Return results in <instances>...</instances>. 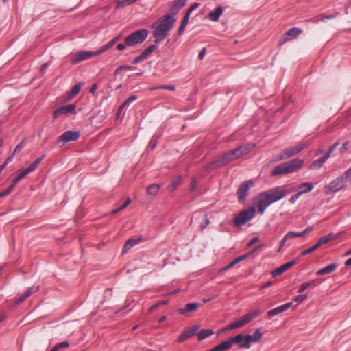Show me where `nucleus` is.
I'll return each mask as SVG.
<instances>
[{
	"mask_svg": "<svg viewBox=\"0 0 351 351\" xmlns=\"http://www.w3.org/2000/svg\"><path fill=\"white\" fill-rule=\"evenodd\" d=\"M173 26L174 24L169 22L167 17H160L154 21L151 25V27L154 29L152 35L154 38V43L159 44L164 40Z\"/></svg>",
	"mask_w": 351,
	"mask_h": 351,
	"instance_id": "nucleus-1",
	"label": "nucleus"
},
{
	"mask_svg": "<svg viewBox=\"0 0 351 351\" xmlns=\"http://www.w3.org/2000/svg\"><path fill=\"white\" fill-rule=\"evenodd\" d=\"M304 163L301 159L295 158L289 162L281 163L276 166L271 175L272 176H278L283 174L291 173L300 169Z\"/></svg>",
	"mask_w": 351,
	"mask_h": 351,
	"instance_id": "nucleus-2",
	"label": "nucleus"
},
{
	"mask_svg": "<svg viewBox=\"0 0 351 351\" xmlns=\"http://www.w3.org/2000/svg\"><path fill=\"white\" fill-rule=\"evenodd\" d=\"M256 214V209L254 206L248 207L240 212L234 219V226L240 227L253 219Z\"/></svg>",
	"mask_w": 351,
	"mask_h": 351,
	"instance_id": "nucleus-3",
	"label": "nucleus"
},
{
	"mask_svg": "<svg viewBox=\"0 0 351 351\" xmlns=\"http://www.w3.org/2000/svg\"><path fill=\"white\" fill-rule=\"evenodd\" d=\"M148 34V30L145 29L136 30L125 37V43L128 47L141 44L146 40Z\"/></svg>",
	"mask_w": 351,
	"mask_h": 351,
	"instance_id": "nucleus-4",
	"label": "nucleus"
},
{
	"mask_svg": "<svg viewBox=\"0 0 351 351\" xmlns=\"http://www.w3.org/2000/svg\"><path fill=\"white\" fill-rule=\"evenodd\" d=\"M234 156L232 155L231 151L223 153L218 158L213 160L210 163L206 165V168L208 170H213L215 169L223 167L229 164L230 162L235 160Z\"/></svg>",
	"mask_w": 351,
	"mask_h": 351,
	"instance_id": "nucleus-5",
	"label": "nucleus"
},
{
	"mask_svg": "<svg viewBox=\"0 0 351 351\" xmlns=\"http://www.w3.org/2000/svg\"><path fill=\"white\" fill-rule=\"evenodd\" d=\"M234 156L232 155L231 151L223 153L218 158L213 160L210 163L206 165V168L208 170H213L215 169L223 167L229 164L230 162L235 160Z\"/></svg>",
	"mask_w": 351,
	"mask_h": 351,
	"instance_id": "nucleus-6",
	"label": "nucleus"
},
{
	"mask_svg": "<svg viewBox=\"0 0 351 351\" xmlns=\"http://www.w3.org/2000/svg\"><path fill=\"white\" fill-rule=\"evenodd\" d=\"M234 156L232 155L231 151L223 153L218 158L213 160L210 163L206 165V168L208 170H213L215 169L223 167L229 164L230 162L235 160Z\"/></svg>",
	"mask_w": 351,
	"mask_h": 351,
	"instance_id": "nucleus-7",
	"label": "nucleus"
},
{
	"mask_svg": "<svg viewBox=\"0 0 351 351\" xmlns=\"http://www.w3.org/2000/svg\"><path fill=\"white\" fill-rule=\"evenodd\" d=\"M264 192L267 196L271 204L280 200L287 195L283 186H277Z\"/></svg>",
	"mask_w": 351,
	"mask_h": 351,
	"instance_id": "nucleus-8",
	"label": "nucleus"
},
{
	"mask_svg": "<svg viewBox=\"0 0 351 351\" xmlns=\"http://www.w3.org/2000/svg\"><path fill=\"white\" fill-rule=\"evenodd\" d=\"M346 181V176H343L342 174L328 184L326 190V193L330 194L340 191L345 186Z\"/></svg>",
	"mask_w": 351,
	"mask_h": 351,
	"instance_id": "nucleus-9",
	"label": "nucleus"
},
{
	"mask_svg": "<svg viewBox=\"0 0 351 351\" xmlns=\"http://www.w3.org/2000/svg\"><path fill=\"white\" fill-rule=\"evenodd\" d=\"M102 53H99V49L96 51H81L73 54L71 59L72 64H76L82 61L89 59L93 56H97Z\"/></svg>",
	"mask_w": 351,
	"mask_h": 351,
	"instance_id": "nucleus-10",
	"label": "nucleus"
},
{
	"mask_svg": "<svg viewBox=\"0 0 351 351\" xmlns=\"http://www.w3.org/2000/svg\"><path fill=\"white\" fill-rule=\"evenodd\" d=\"M185 5V1H174L171 8L169 9L167 14L162 17H167L168 21L173 24H175L176 19L175 16L178 13L180 10Z\"/></svg>",
	"mask_w": 351,
	"mask_h": 351,
	"instance_id": "nucleus-11",
	"label": "nucleus"
},
{
	"mask_svg": "<svg viewBox=\"0 0 351 351\" xmlns=\"http://www.w3.org/2000/svg\"><path fill=\"white\" fill-rule=\"evenodd\" d=\"M254 185V182L251 180L243 182L237 191L238 200L240 203H243L248 195L249 189Z\"/></svg>",
	"mask_w": 351,
	"mask_h": 351,
	"instance_id": "nucleus-12",
	"label": "nucleus"
},
{
	"mask_svg": "<svg viewBox=\"0 0 351 351\" xmlns=\"http://www.w3.org/2000/svg\"><path fill=\"white\" fill-rule=\"evenodd\" d=\"M305 147L304 144H300L295 147L286 149L283 153L278 154L276 160H283L293 156L300 152Z\"/></svg>",
	"mask_w": 351,
	"mask_h": 351,
	"instance_id": "nucleus-13",
	"label": "nucleus"
},
{
	"mask_svg": "<svg viewBox=\"0 0 351 351\" xmlns=\"http://www.w3.org/2000/svg\"><path fill=\"white\" fill-rule=\"evenodd\" d=\"M255 202L258 213L261 215L263 214L266 208L271 204L265 192L261 193L255 199Z\"/></svg>",
	"mask_w": 351,
	"mask_h": 351,
	"instance_id": "nucleus-14",
	"label": "nucleus"
},
{
	"mask_svg": "<svg viewBox=\"0 0 351 351\" xmlns=\"http://www.w3.org/2000/svg\"><path fill=\"white\" fill-rule=\"evenodd\" d=\"M80 136V132L67 130L64 132L57 140L58 143L64 145L66 143L76 141Z\"/></svg>",
	"mask_w": 351,
	"mask_h": 351,
	"instance_id": "nucleus-15",
	"label": "nucleus"
},
{
	"mask_svg": "<svg viewBox=\"0 0 351 351\" xmlns=\"http://www.w3.org/2000/svg\"><path fill=\"white\" fill-rule=\"evenodd\" d=\"M261 313V311L259 309H256L251 311L250 312L241 317L238 320L236 321L239 328H241L250 322L253 319L258 317Z\"/></svg>",
	"mask_w": 351,
	"mask_h": 351,
	"instance_id": "nucleus-16",
	"label": "nucleus"
},
{
	"mask_svg": "<svg viewBox=\"0 0 351 351\" xmlns=\"http://www.w3.org/2000/svg\"><path fill=\"white\" fill-rule=\"evenodd\" d=\"M76 105L75 104H67L62 106L53 111V117L58 118L60 115L62 114H76Z\"/></svg>",
	"mask_w": 351,
	"mask_h": 351,
	"instance_id": "nucleus-17",
	"label": "nucleus"
},
{
	"mask_svg": "<svg viewBox=\"0 0 351 351\" xmlns=\"http://www.w3.org/2000/svg\"><path fill=\"white\" fill-rule=\"evenodd\" d=\"M302 33V30L300 29V28H291L283 35V37L279 40L278 43L280 45H282L288 40L297 38Z\"/></svg>",
	"mask_w": 351,
	"mask_h": 351,
	"instance_id": "nucleus-18",
	"label": "nucleus"
},
{
	"mask_svg": "<svg viewBox=\"0 0 351 351\" xmlns=\"http://www.w3.org/2000/svg\"><path fill=\"white\" fill-rule=\"evenodd\" d=\"M199 325H194L191 327L186 328L178 337V341L181 343L186 340L187 339L195 335L199 328Z\"/></svg>",
	"mask_w": 351,
	"mask_h": 351,
	"instance_id": "nucleus-19",
	"label": "nucleus"
},
{
	"mask_svg": "<svg viewBox=\"0 0 351 351\" xmlns=\"http://www.w3.org/2000/svg\"><path fill=\"white\" fill-rule=\"evenodd\" d=\"M200 221V228L202 229H204L209 224V220L208 219L207 214L202 213V212H196L193 214L192 217V221Z\"/></svg>",
	"mask_w": 351,
	"mask_h": 351,
	"instance_id": "nucleus-20",
	"label": "nucleus"
},
{
	"mask_svg": "<svg viewBox=\"0 0 351 351\" xmlns=\"http://www.w3.org/2000/svg\"><path fill=\"white\" fill-rule=\"evenodd\" d=\"M297 263V260L290 261L280 267L274 269L271 274L274 277L278 276L283 274L285 271L293 267Z\"/></svg>",
	"mask_w": 351,
	"mask_h": 351,
	"instance_id": "nucleus-21",
	"label": "nucleus"
},
{
	"mask_svg": "<svg viewBox=\"0 0 351 351\" xmlns=\"http://www.w3.org/2000/svg\"><path fill=\"white\" fill-rule=\"evenodd\" d=\"M292 305H293L292 302L286 303L282 306H280L277 308H275L274 309L269 311L267 312V315L269 317H273L276 315H278V314L287 311V309H289Z\"/></svg>",
	"mask_w": 351,
	"mask_h": 351,
	"instance_id": "nucleus-22",
	"label": "nucleus"
},
{
	"mask_svg": "<svg viewBox=\"0 0 351 351\" xmlns=\"http://www.w3.org/2000/svg\"><path fill=\"white\" fill-rule=\"evenodd\" d=\"M39 289L38 286H33L29 288H28L24 293L19 295V297L17 298L16 303L19 304L22 302H23L25 299L29 298L32 293H36Z\"/></svg>",
	"mask_w": 351,
	"mask_h": 351,
	"instance_id": "nucleus-23",
	"label": "nucleus"
},
{
	"mask_svg": "<svg viewBox=\"0 0 351 351\" xmlns=\"http://www.w3.org/2000/svg\"><path fill=\"white\" fill-rule=\"evenodd\" d=\"M224 11V8L219 5L214 10L208 13V19L211 21L217 22Z\"/></svg>",
	"mask_w": 351,
	"mask_h": 351,
	"instance_id": "nucleus-24",
	"label": "nucleus"
},
{
	"mask_svg": "<svg viewBox=\"0 0 351 351\" xmlns=\"http://www.w3.org/2000/svg\"><path fill=\"white\" fill-rule=\"evenodd\" d=\"M199 306L200 304L198 302L188 303L185 305L184 308H180L178 311L180 314L184 315L187 313L195 311Z\"/></svg>",
	"mask_w": 351,
	"mask_h": 351,
	"instance_id": "nucleus-25",
	"label": "nucleus"
},
{
	"mask_svg": "<svg viewBox=\"0 0 351 351\" xmlns=\"http://www.w3.org/2000/svg\"><path fill=\"white\" fill-rule=\"evenodd\" d=\"M337 267V263H331L326 267H324L317 271V275L323 276L333 272Z\"/></svg>",
	"mask_w": 351,
	"mask_h": 351,
	"instance_id": "nucleus-26",
	"label": "nucleus"
},
{
	"mask_svg": "<svg viewBox=\"0 0 351 351\" xmlns=\"http://www.w3.org/2000/svg\"><path fill=\"white\" fill-rule=\"evenodd\" d=\"M141 238H138V239H133V238H131V239H129L123 245V250H122V253L123 254H125L126 252H128V251L131 249L133 246H134L135 245L138 244L139 243V241H141Z\"/></svg>",
	"mask_w": 351,
	"mask_h": 351,
	"instance_id": "nucleus-27",
	"label": "nucleus"
},
{
	"mask_svg": "<svg viewBox=\"0 0 351 351\" xmlns=\"http://www.w3.org/2000/svg\"><path fill=\"white\" fill-rule=\"evenodd\" d=\"M232 347L231 343L230 342L229 339L221 342V343H219L218 345L215 346L213 348V351H226L227 350H229Z\"/></svg>",
	"mask_w": 351,
	"mask_h": 351,
	"instance_id": "nucleus-28",
	"label": "nucleus"
},
{
	"mask_svg": "<svg viewBox=\"0 0 351 351\" xmlns=\"http://www.w3.org/2000/svg\"><path fill=\"white\" fill-rule=\"evenodd\" d=\"M121 35H120V34L115 36L112 40H111L110 41L107 43L106 45H103L99 49V53H104L106 51L110 49L117 41H119L121 39Z\"/></svg>",
	"mask_w": 351,
	"mask_h": 351,
	"instance_id": "nucleus-29",
	"label": "nucleus"
},
{
	"mask_svg": "<svg viewBox=\"0 0 351 351\" xmlns=\"http://www.w3.org/2000/svg\"><path fill=\"white\" fill-rule=\"evenodd\" d=\"M182 183V177L180 176L173 178L171 182L167 186L169 191H175Z\"/></svg>",
	"mask_w": 351,
	"mask_h": 351,
	"instance_id": "nucleus-30",
	"label": "nucleus"
},
{
	"mask_svg": "<svg viewBox=\"0 0 351 351\" xmlns=\"http://www.w3.org/2000/svg\"><path fill=\"white\" fill-rule=\"evenodd\" d=\"M45 157V154H43L40 158H37L34 162H33L27 169L23 170L26 172V174H29V173L34 171L38 165L40 163L42 160Z\"/></svg>",
	"mask_w": 351,
	"mask_h": 351,
	"instance_id": "nucleus-31",
	"label": "nucleus"
},
{
	"mask_svg": "<svg viewBox=\"0 0 351 351\" xmlns=\"http://www.w3.org/2000/svg\"><path fill=\"white\" fill-rule=\"evenodd\" d=\"M327 160L324 156H322L310 165L309 169H319Z\"/></svg>",
	"mask_w": 351,
	"mask_h": 351,
	"instance_id": "nucleus-32",
	"label": "nucleus"
},
{
	"mask_svg": "<svg viewBox=\"0 0 351 351\" xmlns=\"http://www.w3.org/2000/svg\"><path fill=\"white\" fill-rule=\"evenodd\" d=\"M317 280H312L309 282H303L302 284H301V285L300 286V288H299V290H298V293H302L304 292L306 289L309 288V287H315V286L317 285Z\"/></svg>",
	"mask_w": 351,
	"mask_h": 351,
	"instance_id": "nucleus-33",
	"label": "nucleus"
},
{
	"mask_svg": "<svg viewBox=\"0 0 351 351\" xmlns=\"http://www.w3.org/2000/svg\"><path fill=\"white\" fill-rule=\"evenodd\" d=\"M214 333L212 329H202L198 333H196L199 341H202Z\"/></svg>",
	"mask_w": 351,
	"mask_h": 351,
	"instance_id": "nucleus-34",
	"label": "nucleus"
},
{
	"mask_svg": "<svg viewBox=\"0 0 351 351\" xmlns=\"http://www.w3.org/2000/svg\"><path fill=\"white\" fill-rule=\"evenodd\" d=\"M251 342H254L252 335H247L244 337V341L240 345V348L249 349L251 347Z\"/></svg>",
	"mask_w": 351,
	"mask_h": 351,
	"instance_id": "nucleus-35",
	"label": "nucleus"
},
{
	"mask_svg": "<svg viewBox=\"0 0 351 351\" xmlns=\"http://www.w3.org/2000/svg\"><path fill=\"white\" fill-rule=\"evenodd\" d=\"M313 184L311 182H304L299 186L300 195L310 192L313 189Z\"/></svg>",
	"mask_w": 351,
	"mask_h": 351,
	"instance_id": "nucleus-36",
	"label": "nucleus"
},
{
	"mask_svg": "<svg viewBox=\"0 0 351 351\" xmlns=\"http://www.w3.org/2000/svg\"><path fill=\"white\" fill-rule=\"evenodd\" d=\"M189 15L187 14H185L184 18L182 19V22H181V24L178 28V35H181L182 34V33L184 32V31L185 30V28L189 23Z\"/></svg>",
	"mask_w": 351,
	"mask_h": 351,
	"instance_id": "nucleus-37",
	"label": "nucleus"
},
{
	"mask_svg": "<svg viewBox=\"0 0 351 351\" xmlns=\"http://www.w3.org/2000/svg\"><path fill=\"white\" fill-rule=\"evenodd\" d=\"M228 339H229L230 342L231 343L232 346L233 344L237 343V344H239V346L240 347V345H241L243 341H244V336L241 333H239L234 337L229 338Z\"/></svg>",
	"mask_w": 351,
	"mask_h": 351,
	"instance_id": "nucleus-38",
	"label": "nucleus"
},
{
	"mask_svg": "<svg viewBox=\"0 0 351 351\" xmlns=\"http://www.w3.org/2000/svg\"><path fill=\"white\" fill-rule=\"evenodd\" d=\"M261 247V245H258L257 247H256L255 248H254L252 250H251L250 252L245 254H243L241 256H239L238 257H237L236 258H234L236 260V261L237 262V263H239V262L242 261H244L245 259H247V258H249L252 254H253L258 249H259Z\"/></svg>",
	"mask_w": 351,
	"mask_h": 351,
	"instance_id": "nucleus-39",
	"label": "nucleus"
},
{
	"mask_svg": "<svg viewBox=\"0 0 351 351\" xmlns=\"http://www.w3.org/2000/svg\"><path fill=\"white\" fill-rule=\"evenodd\" d=\"M82 85V83H78V84H75L72 87V88L70 90V92L69 93L68 97L69 99H71L72 97H73L74 96L77 95L79 93L80 89H81Z\"/></svg>",
	"mask_w": 351,
	"mask_h": 351,
	"instance_id": "nucleus-40",
	"label": "nucleus"
},
{
	"mask_svg": "<svg viewBox=\"0 0 351 351\" xmlns=\"http://www.w3.org/2000/svg\"><path fill=\"white\" fill-rule=\"evenodd\" d=\"M160 186L158 184H151L147 188V193L149 195L155 196L158 192Z\"/></svg>",
	"mask_w": 351,
	"mask_h": 351,
	"instance_id": "nucleus-41",
	"label": "nucleus"
},
{
	"mask_svg": "<svg viewBox=\"0 0 351 351\" xmlns=\"http://www.w3.org/2000/svg\"><path fill=\"white\" fill-rule=\"evenodd\" d=\"M331 239V234L324 236L317 241L315 245H317V248H319L321 245L328 243Z\"/></svg>",
	"mask_w": 351,
	"mask_h": 351,
	"instance_id": "nucleus-42",
	"label": "nucleus"
},
{
	"mask_svg": "<svg viewBox=\"0 0 351 351\" xmlns=\"http://www.w3.org/2000/svg\"><path fill=\"white\" fill-rule=\"evenodd\" d=\"M137 97L135 95H131L128 97L119 108V113L126 106H128L131 102L135 101Z\"/></svg>",
	"mask_w": 351,
	"mask_h": 351,
	"instance_id": "nucleus-43",
	"label": "nucleus"
},
{
	"mask_svg": "<svg viewBox=\"0 0 351 351\" xmlns=\"http://www.w3.org/2000/svg\"><path fill=\"white\" fill-rule=\"evenodd\" d=\"M157 49L156 45H151L147 48H146L141 54L146 59L154 50Z\"/></svg>",
	"mask_w": 351,
	"mask_h": 351,
	"instance_id": "nucleus-44",
	"label": "nucleus"
},
{
	"mask_svg": "<svg viewBox=\"0 0 351 351\" xmlns=\"http://www.w3.org/2000/svg\"><path fill=\"white\" fill-rule=\"evenodd\" d=\"M339 142L337 141L335 143H334L325 153L324 155L326 159H328L330 156L331 154L333 152V151L339 145Z\"/></svg>",
	"mask_w": 351,
	"mask_h": 351,
	"instance_id": "nucleus-45",
	"label": "nucleus"
},
{
	"mask_svg": "<svg viewBox=\"0 0 351 351\" xmlns=\"http://www.w3.org/2000/svg\"><path fill=\"white\" fill-rule=\"evenodd\" d=\"M231 152L232 155L234 156L236 159L244 155L242 149L241 148L240 146L233 150H231Z\"/></svg>",
	"mask_w": 351,
	"mask_h": 351,
	"instance_id": "nucleus-46",
	"label": "nucleus"
},
{
	"mask_svg": "<svg viewBox=\"0 0 351 351\" xmlns=\"http://www.w3.org/2000/svg\"><path fill=\"white\" fill-rule=\"evenodd\" d=\"M240 147L242 149L243 154L245 155L254 148L255 144L250 143V144H247V145L240 146Z\"/></svg>",
	"mask_w": 351,
	"mask_h": 351,
	"instance_id": "nucleus-47",
	"label": "nucleus"
},
{
	"mask_svg": "<svg viewBox=\"0 0 351 351\" xmlns=\"http://www.w3.org/2000/svg\"><path fill=\"white\" fill-rule=\"evenodd\" d=\"M130 199L128 198L118 208L114 209L112 211V213L115 214V213L119 212L120 210L125 208L130 204Z\"/></svg>",
	"mask_w": 351,
	"mask_h": 351,
	"instance_id": "nucleus-48",
	"label": "nucleus"
},
{
	"mask_svg": "<svg viewBox=\"0 0 351 351\" xmlns=\"http://www.w3.org/2000/svg\"><path fill=\"white\" fill-rule=\"evenodd\" d=\"M252 336L254 338V342L257 343L261 341L263 335L260 331V329H256L255 332L253 333Z\"/></svg>",
	"mask_w": 351,
	"mask_h": 351,
	"instance_id": "nucleus-49",
	"label": "nucleus"
},
{
	"mask_svg": "<svg viewBox=\"0 0 351 351\" xmlns=\"http://www.w3.org/2000/svg\"><path fill=\"white\" fill-rule=\"evenodd\" d=\"M317 249H318V248H317V245L315 244V245H313L312 247H309V248H308V249H306V250H303V251L301 252L300 255H301V256H305V255H307V254H310V253L313 252L314 251H315V250H317Z\"/></svg>",
	"mask_w": 351,
	"mask_h": 351,
	"instance_id": "nucleus-50",
	"label": "nucleus"
},
{
	"mask_svg": "<svg viewBox=\"0 0 351 351\" xmlns=\"http://www.w3.org/2000/svg\"><path fill=\"white\" fill-rule=\"evenodd\" d=\"M308 298L306 294L299 295L293 298V300L298 304H301Z\"/></svg>",
	"mask_w": 351,
	"mask_h": 351,
	"instance_id": "nucleus-51",
	"label": "nucleus"
},
{
	"mask_svg": "<svg viewBox=\"0 0 351 351\" xmlns=\"http://www.w3.org/2000/svg\"><path fill=\"white\" fill-rule=\"evenodd\" d=\"M27 176L26 172L21 171L12 181L16 184L21 180Z\"/></svg>",
	"mask_w": 351,
	"mask_h": 351,
	"instance_id": "nucleus-52",
	"label": "nucleus"
},
{
	"mask_svg": "<svg viewBox=\"0 0 351 351\" xmlns=\"http://www.w3.org/2000/svg\"><path fill=\"white\" fill-rule=\"evenodd\" d=\"M236 264H237V262L236 261L235 259H234L233 261H232L229 264H228L226 266L222 267L221 269H220V271H226L232 267H233Z\"/></svg>",
	"mask_w": 351,
	"mask_h": 351,
	"instance_id": "nucleus-53",
	"label": "nucleus"
},
{
	"mask_svg": "<svg viewBox=\"0 0 351 351\" xmlns=\"http://www.w3.org/2000/svg\"><path fill=\"white\" fill-rule=\"evenodd\" d=\"M69 346L68 341H64L60 343L56 344L53 348H57V351L60 348H67Z\"/></svg>",
	"mask_w": 351,
	"mask_h": 351,
	"instance_id": "nucleus-54",
	"label": "nucleus"
},
{
	"mask_svg": "<svg viewBox=\"0 0 351 351\" xmlns=\"http://www.w3.org/2000/svg\"><path fill=\"white\" fill-rule=\"evenodd\" d=\"M156 144H157V141H156V138L155 136H154L152 137V138L151 139V141H149V143L148 145V147L151 149V150H153L156 148Z\"/></svg>",
	"mask_w": 351,
	"mask_h": 351,
	"instance_id": "nucleus-55",
	"label": "nucleus"
},
{
	"mask_svg": "<svg viewBox=\"0 0 351 351\" xmlns=\"http://www.w3.org/2000/svg\"><path fill=\"white\" fill-rule=\"evenodd\" d=\"M289 237L292 239L293 237H302L304 236V232L303 231L300 232H289Z\"/></svg>",
	"mask_w": 351,
	"mask_h": 351,
	"instance_id": "nucleus-56",
	"label": "nucleus"
},
{
	"mask_svg": "<svg viewBox=\"0 0 351 351\" xmlns=\"http://www.w3.org/2000/svg\"><path fill=\"white\" fill-rule=\"evenodd\" d=\"M134 1H117L116 8L119 9L123 8L125 5H130Z\"/></svg>",
	"mask_w": 351,
	"mask_h": 351,
	"instance_id": "nucleus-57",
	"label": "nucleus"
},
{
	"mask_svg": "<svg viewBox=\"0 0 351 351\" xmlns=\"http://www.w3.org/2000/svg\"><path fill=\"white\" fill-rule=\"evenodd\" d=\"M197 180H196L195 178H193L191 179V184H190V191H194L196 189V186L197 185Z\"/></svg>",
	"mask_w": 351,
	"mask_h": 351,
	"instance_id": "nucleus-58",
	"label": "nucleus"
},
{
	"mask_svg": "<svg viewBox=\"0 0 351 351\" xmlns=\"http://www.w3.org/2000/svg\"><path fill=\"white\" fill-rule=\"evenodd\" d=\"M24 147H25V141L23 140L16 145L13 153L15 154L16 153L20 152Z\"/></svg>",
	"mask_w": 351,
	"mask_h": 351,
	"instance_id": "nucleus-59",
	"label": "nucleus"
},
{
	"mask_svg": "<svg viewBox=\"0 0 351 351\" xmlns=\"http://www.w3.org/2000/svg\"><path fill=\"white\" fill-rule=\"evenodd\" d=\"M349 144H350L349 141H345L342 144L341 147L339 148L340 153H341V154L344 153L348 149V146L349 145Z\"/></svg>",
	"mask_w": 351,
	"mask_h": 351,
	"instance_id": "nucleus-60",
	"label": "nucleus"
},
{
	"mask_svg": "<svg viewBox=\"0 0 351 351\" xmlns=\"http://www.w3.org/2000/svg\"><path fill=\"white\" fill-rule=\"evenodd\" d=\"M199 6V3H194L193 5H191L187 12H186V14H189L190 16L191 13L195 10L197 8H198Z\"/></svg>",
	"mask_w": 351,
	"mask_h": 351,
	"instance_id": "nucleus-61",
	"label": "nucleus"
},
{
	"mask_svg": "<svg viewBox=\"0 0 351 351\" xmlns=\"http://www.w3.org/2000/svg\"><path fill=\"white\" fill-rule=\"evenodd\" d=\"M145 60L143 55L141 53L138 56L136 57L132 62V64H138L143 60Z\"/></svg>",
	"mask_w": 351,
	"mask_h": 351,
	"instance_id": "nucleus-62",
	"label": "nucleus"
},
{
	"mask_svg": "<svg viewBox=\"0 0 351 351\" xmlns=\"http://www.w3.org/2000/svg\"><path fill=\"white\" fill-rule=\"evenodd\" d=\"M158 88H160V89L169 90H171V91H173L176 90V87L174 86H171V85L158 86Z\"/></svg>",
	"mask_w": 351,
	"mask_h": 351,
	"instance_id": "nucleus-63",
	"label": "nucleus"
},
{
	"mask_svg": "<svg viewBox=\"0 0 351 351\" xmlns=\"http://www.w3.org/2000/svg\"><path fill=\"white\" fill-rule=\"evenodd\" d=\"M300 195H301L299 192H298L295 195H293L289 199L290 203L294 204L295 201L300 197Z\"/></svg>",
	"mask_w": 351,
	"mask_h": 351,
	"instance_id": "nucleus-64",
	"label": "nucleus"
}]
</instances>
